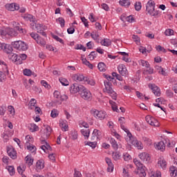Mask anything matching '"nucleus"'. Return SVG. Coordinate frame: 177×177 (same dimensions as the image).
<instances>
[{
	"label": "nucleus",
	"instance_id": "obj_1",
	"mask_svg": "<svg viewBox=\"0 0 177 177\" xmlns=\"http://www.w3.org/2000/svg\"><path fill=\"white\" fill-rule=\"evenodd\" d=\"M133 162L138 169V171H136V174L139 175L140 177H146V171L145 170L146 167H145V165H143L140 161L138 160V159H134Z\"/></svg>",
	"mask_w": 177,
	"mask_h": 177
},
{
	"label": "nucleus",
	"instance_id": "obj_2",
	"mask_svg": "<svg viewBox=\"0 0 177 177\" xmlns=\"http://www.w3.org/2000/svg\"><path fill=\"white\" fill-rule=\"evenodd\" d=\"M105 89H104V92H106V93H109V95H113V99L114 100H117V93L114 92V90H113L112 84L110 82L104 81V82Z\"/></svg>",
	"mask_w": 177,
	"mask_h": 177
},
{
	"label": "nucleus",
	"instance_id": "obj_3",
	"mask_svg": "<svg viewBox=\"0 0 177 177\" xmlns=\"http://www.w3.org/2000/svg\"><path fill=\"white\" fill-rule=\"evenodd\" d=\"M11 45H12L15 49H17V50H27L28 49V46L26 44V43L20 40L12 41Z\"/></svg>",
	"mask_w": 177,
	"mask_h": 177
},
{
	"label": "nucleus",
	"instance_id": "obj_4",
	"mask_svg": "<svg viewBox=\"0 0 177 177\" xmlns=\"http://www.w3.org/2000/svg\"><path fill=\"white\" fill-rule=\"evenodd\" d=\"M92 114L95 118H100V120H104L106 118V112L103 111H97L96 109H92L91 111Z\"/></svg>",
	"mask_w": 177,
	"mask_h": 177
},
{
	"label": "nucleus",
	"instance_id": "obj_5",
	"mask_svg": "<svg viewBox=\"0 0 177 177\" xmlns=\"http://www.w3.org/2000/svg\"><path fill=\"white\" fill-rule=\"evenodd\" d=\"M84 86L82 84H78L77 83H73V85L70 87V92L71 93H81L82 89H84Z\"/></svg>",
	"mask_w": 177,
	"mask_h": 177
},
{
	"label": "nucleus",
	"instance_id": "obj_6",
	"mask_svg": "<svg viewBox=\"0 0 177 177\" xmlns=\"http://www.w3.org/2000/svg\"><path fill=\"white\" fill-rule=\"evenodd\" d=\"M119 122L120 124L121 128L127 133V136L129 138V139H132V133H131V131L128 130L127 128H125V126L124 125L125 124V118L124 117H120L119 118Z\"/></svg>",
	"mask_w": 177,
	"mask_h": 177
},
{
	"label": "nucleus",
	"instance_id": "obj_7",
	"mask_svg": "<svg viewBox=\"0 0 177 177\" xmlns=\"http://www.w3.org/2000/svg\"><path fill=\"white\" fill-rule=\"evenodd\" d=\"M145 120L147 124H149V125H151V127H160V122H158L157 120L150 115L146 116Z\"/></svg>",
	"mask_w": 177,
	"mask_h": 177
},
{
	"label": "nucleus",
	"instance_id": "obj_8",
	"mask_svg": "<svg viewBox=\"0 0 177 177\" xmlns=\"http://www.w3.org/2000/svg\"><path fill=\"white\" fill-rule=\"evenodd\" d=\"M156 8V3L152 0H149L147 4V12L149 15H153Z\"/></svg>",
	"mask_w": 177,
	"mask_h": 177
},
{
	"label": "nucleus",
	"instance_id": "obj_9",
	"mask_svg": "<svg viewBox=\"0 0 177 177\" xmlns=\"http://www.w3.org/2000/svg\"><path fill=\"white\" fill-rule=\"evenodd\" d=\"M80 93L81 97H82V99H84V100H88V99H91V96L92 95L91 94V91H89V90L85 88V86Z\"/></svg>",
	"mask_w": 177,
	"mask_h": 177
},
{
	"label": "nucleus",
	"instance_id": "obj_10",
	"mask_svg": "<svg viewBox=\"0 0 177 177\" xmlns=\"http://www.w3.org/2000/svg\"><path fill=\"white\" fill-rule=\"evenodd\" d=\"M149 88L151 89L156 96H161V90L156 84H150Z\"/></svg>",
	"mask_w": 177,
	"mask_h": 177
},
{
	"label": "nucleus",
	"instance_id": "obj_11",
	"mask_svg": "<svg viewBox=\"0 0 177 177\" xmlns=\"http://www.w3.org/2000/svg\"><path fill=\"white\" fill-rule=\"evenodd\" d=\"M7 153L9 157H10V158H12V160H16V158H17V152H16V150H15L14 148L8 147Z\"/></svg>",
	"mask_w": 177,
	"mask_h": 177
},
{
	"label": "nucleus",
	"instance_id": "obj_12",
	"mask_svg": "<svg viewBox=\"0 0 177 177\" xmlns=\"http://www.w3.org/2000/svg\"><path fill=\"white\" fill-rule=\"evenodd\" d=\"M118 70L121 74V75H123V77H125L128 74V70H127V67L124 64H120L118 67Z\"/></svg>",
	"mask_w": 177,
	"mask_h": 177
},
{
	"label": "nucleus",
	"instance_id": "obj_13",
	"mask_svg": "<svg viewBox=\"0 0 177 177\" xmlns=\"http://www.w3.org/2000/svg\"><path fill=\"white\" fill-rule=\"evenodd\" d=\"M138 157L143 161V162H149V161H150V156L146 152L140 153Z\"/></svg>",
	"mask_w": 177,
	"mask_h": 177
},
{
	"label": "nucleus",
	"instance_id": "obj_14",
	"mask_svg": "<svg viewBox=\"0 0 177 177\" xmlns=\"http://www.w3.org/2000/svg\"><path fill=\"white\" fill-rule=\"evenodd\" d=\"M102 136V131L97 129H94L91 136V140H97Z\"/></svg>",
	"mask_w": 177,
	"mask_h": 177
},
{
	"label": "nucleus",
	"instance_id": "obj_15",
	"mask_svg": "<svg viewBox=\"0 0 177 177\" xmlns=\"http://www.w3.org/2000/svg\"><path fill=\"white\" fill-rule=\"evenodd\" d=\"M3 50L5 53L10 55L13 52V47L10 44H4V46L3 47Z\"/></svg>",
	"mask_w": 177,
	"mask_h": 177
},
{
	"label": "nucleus",
	"instance_id": "obj_16",
	"mask_svg": "<svg viewBox=\"0 0 177 177\" xmlns=\"http://www.w3.org/2000/svg\"><path fill=\"white\" fill-rule=\"evenodd\" d=\"M7 9L8 10H10V12H15V10H19V7L17 3H12L7 5Z\"/></svg>",
	"mask_w": 177,
	"mask_h": 177
},
{
	"label": "nucleus",
	"instance_id": "obj_17",
	"mask_svg": "<svg viewBox=\"0 0 177 177\" xmlns=\"http://www.w3.org/2000/svg\"><path fill=\"white\" fill-rule=\"evenodd\" d=\"M73 78L76 82H81V81H85V77L84 75H81L80 73L75 74L73 76Z\"/></svg>",
	"mask_w": 177,
	"mask_h": 177
},
{
	"label": "nucleus",
	"instance_id": "obj_18",
	"mask_svg": "<svg viewBox=\"0 0 177 177\" xmlns=\"http://www.w3.org/2000/svg\"><path fill=\"white\" fill-rule=\"evenodd\" d=\"M8 59L10 60H12V62H14V63H16L17 64H18L17 63H19V55L15 53H11L8 55Z\"/></svg>",
	"mask_w": 177,
	"mask_h": 177
},
{
	"label": "nucleus",
	"instance_id": "obj_19",
	"mask_svg": "<svg viewBox=\"0 0 177 177\" xmlns=\"http://www.w3.org/2000/svg\"><path fill=\"white\" fill-rule=\"evenodd\" d=\"M50 132H52V128H50L49 126H47L44 130L43 138H44V139H48V138L50 136Z\"/></svg>",
	"mask_w": 177,
	"mask_h": 177
},
{
	"label": "nucleus",
	"instance_id": "obj_20",
	"mask_svg": "<svg viewBox=\"0 0 177 177\" xmlns=\"http://www.w3.org/2000/svg\"><path fill=\"white\" fill-rule=\"evenodd\" d=\"M7 35L10 37H17V32L13 28H7Z\"/></svg>",
	"mask_w": 177,
	"mask_h": 177
},
{
	"label": "nucleus",
	"instance_id": "obj_21",
	"mask_svg": "<svg viewBox=\"0 0 177 177\" xmlns=\"http://www.w3.org/2000/svg\"><path fill=\"white\" fill-rule=\"evenodd\" d=\"M169 172L171 177H177V168L175 166H171L169 168Z\"/></svg>",
	"mask_w": 177,
	"mask_h": 177
},
{
	"label": "nucleus",
	"instance_id": "obj_22",
	"mask_svg": "<svg viewBox=\"0 0 177 177\" xmlns=\"http://www.w3.org/2000/svg\"><path fill=\"white\" fill-rule=\"evenodd\" d=\"M119 3L121 6H124V8H129V6H131V1H129V0H120Z\"/></svg>",
	"mask_w": 177,
	"mask_h": 177
},
{
	"label": "nucleus",
	"instance_id": "obj_23",
	"mask_svg": "<svg viewBox=\"0 0 177 177\" xmlns=\"http://www.w3.org/2000/svg\"><path fill=\"white\" fill-rule=\"evenodd\" d=\"M156 150H165V143H164L162 141H160L158 142L156 145Z\"/></svg>",
	"mask_w": 177,
	"mask_h": 177
},
{
	"label": "nucleus",
	"instance_id": "obj_24",
	"mask_svg": "<svg viewBox=\"0 0 177 177\" xmlns=\"http://www.w3.org/2000/svg\"><path fill=\"white\" fill-rule=\"evenodd\" d=\"M158 164L160 165V168H162V169L167 168V161H165V159L160 158Z\"/></svg>",
	"mask_w": 177,
	"mask_h": 177
},
{
	"label": "nucleus",
	"instance_id": "obj_25",
	"mask_svg": "<svg viewBox=\"0 0 177 177\" xmlns=\"http://www.w3.org/2000/svg\"><path fill=\"white\" fill-rule=\"evenodd\" d=\"M81 133L84 136L85 139H89V135H91L90 129H82Z\"/></svg>",
	"mask_w": 177,
	"mask_h": 177
},
{
	"label": "nucleus",
	"instance_id": "obj_26",
	"mask_svg": "<svg viewBox=\"0 0 177 177\" xmlns=\"http://www.w3.org/2000/svg\"><path fill=\"white\" fill-rule=\"evenodd\" d=\"M24 19L26 20V21H35V17L30 14H25L24 15Z\"/></svg>",
	"mask_w": 177,
	"mask_h": 177
},
{
	"label": "nucleus",
	"instance_id": "obj_27",
	"mask_svg": "<svg viewBox=\"0 0 177 177\" xmlns=\"http://www.w3.org/2000/svg\"><path fill=\"white\" fill-rule=\"evenodd\" d=\"M36 42L41 46H45V45H46V41H45V39H44L40 36H37V39H36Z\"/></svg>",
	"mask_w": 177,
	"mask_h": 177
},
{
	"label": "nucleus",
	"instance_id": "obj_28",
	"mask_svg": "<svg viewBox=\"0 0 177 177\" xmlns=\"http://www.w3.org/2000/svg\"><path fill=\"white\" fill-rule=\"evenodd\" d=\"M28 129L30 131V132H37V131H38V129H39V127H38V126H37V124H35L34 123H31L29 125Z\"/></svg>",
	"mask_w": 177,
	"mask_h": 177
},
{
	"label": "nucleus",
	"instance_id": "obj_29",
	"mask_svg": "<svg viewBox=\"0 0 177 177\" xmlns=\"http://www.w3.org/2000/svg\"><path fill=\"white\" fill-rule=\"evenodd\" d=\"M106 64L104 62H100L97 64V68L100 71H102V73H104L106 71Z\"/></svg>",
	"mask_w": 177,
	"mask_h": 177
},
{
	"label": "nucleus",
	"instance_id": "obj_30",
	"mask_svg": "<svg viewBox=\"0 0 177 177\" xmlns=\"http://www.w3.org/2000/svg\"><path fill=\"white\" fill-rule=\"evenodd\" d=\"M101 44L104 46H110L111 45V40L110 39H104L102 40Z\"/></svg>",
	"mask_w": 177,
	"mask_h": 177
},
{
	"label": "nucleus",
	"instance_id": "obj_31",
	"mask_svg": "<svg viewBox=\"0 0 177 177\" xmlns=\"http://www.w3.org/2000/svg\"><path fill=\"white\" fill-rule=\"evenodd\" d=\"M0 35L1 37H6V35H8V28L1 27Z\"/></svg>",
	"mask_w": 177,
	"mask_h": 177
},
{
	"label": "nucleus",
	"instance_id": "obj_32",
	"mask_svg": "<svg viewBox=\"0 0 177 177\" xmlns=\"http://www.w3.org/2000/svg\"><path fill=\"white\" fill-rule=\"evenodd\" d=\"M85 145H88L90 146V147H92V149H95V147H96L97 142L96 141L94 142H88V141H85L84 142Z\"/></svg>",
	"mask_w": 177,
	"mask_h": 177
},
{
	"label": "nucleus",
	"instance_id": "obj_33",
	"mask_svg": "<svg viewBox=\"0 0 177 177\" xmlns=\"http://www.w3.org/2000/svg\"><path fill=\"white\" fill-rule=\"evenodd\" d=\"M70 138H71V139H73V140H77V139H78V133L77 132V131H75V130L72 131L71 132Z\"/></svg>",
	"mask_w": 177,
	"mask_h": 177
},
{
	"label": "nucleus",
	"instance_id": "obj_34",
	"mask_svg": "<svg viewBox=\"0 0 177 177\" xmlns=\"http://www.w3.org/2000/svg\"><path fill=\"white\" fill-rule=\"evenodd\" d=\"M25 161H26V164H28V165H29V167H31V165H32V162H34V159L31 158V157L27 156L25 158Z\"/></svg>",
	"mask_w": 177,
	"mask_h": 177
},
{
	"label": "nucleus",
	"instance_id": "obj_35",
	"mask_svg": "<svg viewBox=\"0 0 177 177\" xmlns=\"http://www.w3.org/2000/svg\"><path fill=\"white\" fill-rule=\"evenodd\" d=\"M56 21L60 24L62 28H64L65 24H66V21H64V18L63 17H59L56 19Z\"/></svg>",
	"mask_w": 177,
	"mask_h": 177
},
{
	"label": "nucleus",
	"instance_id": "obj_36",
	"mask_svg": "<svg viewBox=\"0 0 177 177\" xmlns=\"http://www.w3.org/2000/svg\"><path fill=\"white\" fill-rule=\"evenodd\" d=\"M111 144L112 147L115 149L117 150L118 149V144L117 143V141L114 138H111L110 140Z\"/></svg>",
	"mask_w": 177,
	"mask_h": 177
},
{
	"label": "nucleus",
	"instance_id": "obj_37",
	"mask_svg": "<svg viewBox=\"0 0 177 177\" xmlns=\"http://www.w3.org/2000/svg\"><path fill=\"white\" fill-rule=\"evenodd\" d=\"M18 60L17 64H21V60H26L27 59V55L26 54H21L18 56Z\"/></svg>",
	"mask_w": 177,
	"mask_h": 177
},
{
	"label": "nucleus",
	"instance_id": "obj_38",
	"mask_svg": "<svg viewBox=\"0 0 177 177\" xmlns=\"http://www.w3.org/2000/svg\"><path fill=\"white\" fill-rule=\"evenodd\" d=\"M59 80V82L62 83V85H63L64 86H68L69 82L67 80V79L61 77Z\"/></svg>",
	"mask_w": 177,
	"mask_h": 177
},
{
	"label": "nucleus",
	"instance_id": "obj_39",
	"mask_svg": "<svg viewBox=\"0 0 177 177\" xmlns=\"http://www.w3.org/2000/svg\"><path fill=\"white\" fill-rule=\"evenodd\" d=\"M45 166L44 165V162L42 160H38L36 163V167L37 169H43Z\"/></svg>",
	"mask_w": 177,
	"mask_h": 177
},
{
	"label": "nucleus",
	"instance_id": "obj_40",
	"mask_svg": "<svg viewBox=\"0 0 177 177\" xmlns=\"http://www.w3.org/2000/svg\"><path fill=\"white\" fill-rule=\"evenodd\" d=\"M140 64H141V66H142V67H146L147 68H150V64H149V62H147V61L141 59L140 62Z\"/></svg>",
	"mask_w": 177,
	"mask_h": 177
},
{
	"label": "nucleus",
	"instance_id": "obj_41",
	"mask_svg": "<svg viewBox=\"0 0 177 177\" xmlns=\"http://www.w3.org/2000/svg\"><path fill=\"white\" fill-rule=\"evenodd\" d=\"M112 157L115 161H117V160H120V157H121V155H120V152H113L112 153Z\"/></svg>",
	"mask_w": 177,
	"mask_h": 177
},
{
	"label": "nucleus",
	"instance_id": "obj_42",
	"mask_svg": "<svg viewBox=\"0 0 177 177\" xmlns=\"http://www.w3.org/2000/svg\"><path fill=\"white\" fill-rule=\"evenodd\" d=\"M84 82H87L88 85H91L92 86H93L95 84V80L89 79L88 77H85Z\"/></svg>",
	"mask_w": 177,
	"mask_h": 177
},
{
	"label": "nucleus",
	"instance_id": "obj_43",
	"mask_svg": "<svg viewBox=\"0 0 177 177\" xmlns=\"http://www.w3.org/2000/svg\"><path fill=\"white\" fill-rule=\"evenodd\" d=\"M52 118H56V117H57V115H59V111H57V109H53L51 111V114H50Z\"/></svg>",
	"mask_w": 177,
	"mask_h": 177
},
{
	"label": "nucleus",
	"instance_id": "obj_44",
	"mask_svg": "<svg viewBox=\"0 0 177 177\" xmlns=\"http://www.w3.org/2000/svg\"><path fill=\"white\" fill-rule=\"evenodd\" d=\"M96 56H97V53L96 51H93L89 54L88 57L90 60H93Z\"/></svg>",
	"mask_w": 177,
	"mask_h": 177
},
{
	"label": "nucleus",
	"instance_id": "obj_45",
	"mask_svg": "<svg viewBox=\"0 0 177 177\" xmlns=\"http://www.w3.org/2000/svg\"><path fill=\"white\" fill-rule=\"evenodd\" d=\"M165 35H167V37H169L171 35H174V30H172L171 28L167 29L165 31Z\"/></svg>",
	"mask_w": 177,
	"mask_h": 177
},
{
	"label": "nucleus",
	"instance_id": "obj_46",
	"mask_svg": "<svg viewBox=\"0 0 177 177\" xmlns=\"http://www.w3.org/2000/svg\"><path fill=\"white\" fill-rule=\"evenodd\" d=\"M135 10H137V12H139L140 9H142V3L140 2H136L134 5Z\"/></svg>",
	"mask_w": 177,
	"mask_h": 177
},
{
	"label": "nucleus",
	"instance_id": "obj_47",
	"mask_svg": "<svg viewBox=\"0 0 177 177\" xmlns=\"http://www.w3.org/2000/svg\"><path fill=\"white\" fill-rule=\"evenodd\" d=\"M32 74V71L30 69H24V75H26L27 77H30V75Z\"/></svg>",
	"mask_w": 177,
	"mask_h": 177
},
{
	"label": "nucleus",
	"instance_id": "obj_48",
	"mask_svg": "<svg viewBox=\"0 0 177 177\" xmlns=\"http://www.w3.org/2000/svg\"><path fill=\"white\" fill-rule=\"evenodd\" d=\"M52 37L55 39V41H57V42H60V44H64V41H63V39H62L60 37H59L57 35H52Z\"/></svg>",
	"mask_w": 177,
	"mask_h": 177
},
{
	"label": "nucleus",
	"instance_id": "obj_49",
	"mask_svg": "<svg viewBox=\"0 0 177 177\" xmlns=\"http://www.w3.org/2000/svg\"><path fill=\"white\" fill-rule=\"evenodd\" d=\"M75 49L78 50H82L83 52H85L86 50V48L84 47L82 44H77Z\"/></svg>",
	"mask_w": 177,
	"mask_h": 177
},
{
	"label": "nucleus",
	"instance_id": "obj_50",
	"mask_svg": "<svg viewBox=\"0 0 177 177\" xmlns=\"http://www.w3.org/2000/svg\"><path fill=\"white\" fill-rule=\"evenodd\" d=\"M151 177H161V171H156V172H152Z\"/></svg>",
	"mask_w": 177,
	"mask_h": 177
},
{
	"label": "nucleus",
	"instance_id": "obj_51",
	"mask_svg": "<svg viewBox=\"0 0 177 177\" xmlns=\"http://www.w3.org/2000/svg\"><path fill=\"white\" fill-rule=\"evenodd\" d=\"M27 149L29 151H32V153H34L37 150V147L34 145H27Z\"/></svg>",
	"mask_w": 177,
	"mask_h": 177
},
{
	"label": "nucleus",
	"instance_id": "obj_52",
	"mask_svg": "<svg viewBox=\"0 0 177 177\" xmlns=\"http://www.w3.org/2000/svg\"><path fill=\"white\" fill-rule=\"evenodd\" d=\"M123 158L124 161H129V160H131L132 157L131 156V155H129V153H127L125 154H123Z\"/></svg>",
	"mask_w": 177,
	"mask_h": 177
},
{
	"label": "nucleus",
	"instance_id": "obj_53",
	"mask_svg": "<svg viewBox=\"0 0 177 177\" xmlns=\"http://www.w3.org/2000/svg\"><path fill=\"white\" fill-rule=\"evenodd\" d=\"M6 111V106H0V115H4Z\"/></svg>",
	"mask_w": 177,
	"mask_h": 177
},
{
	"label": "nucleus",
	"instance_id": "obj_54",
	"mask_svg": "<svg viewBox=\"0 0 177 177\" xmlns=\"http://www.w3.org/2000/svg\"><path fill=\"white\" fill-rule=\"evenodd\" d=\"M41 84L43 85V86L46 87V89H50V85H49L46 81L41 80Z\"/></svg>",
	"mask_w": 177,
	"mask_h": 177
},
{
	"label": "nucleus",
	"instance_id": "obj_55",
	"mask_svg": "<svg viewBox=\"0 0 177 177\" xmlns=\"http://www.w3.org/2000/svg\"><path fill=\"white\" fill-rule=\"evenodd\" d=\"M111 106L113 111H116V113H118L120 111V110L118 109V107L117 106V105H115V102H112Z\"/></svg>",
	"mask_w": 177,
	"mask_h": 177
},
{
	"label": "nucleus",
	"instance_id": "obj_56",
	"mask_svg": "<svg viewBox=\"0 0 177 177\" xmlns=\"http://www.w3.org/2000/svg\"><path fill=\"white\" fill-rule=\"evenodd\" d=\"M91 38H93V39H94L95 41L99 39V34H97V33L92 32V33L91 34Z\"/></svg>",
	"mask_w": 177,
	"mask_h": 177
},
{
	"label": "nucleus",
	"instance_id": "obj_57",
	"mask_svg": "<svg viewBox=\"0 0 177 177\" xmlns=\"http://www.w3.org/2000/svg\"><path fill=\"white\" fill-rule=\"evenodd\" d=\"M61 95H60V92L55 91L54 92V97H55V99H57L58 100H60V97H61Z\"/></svg>",
	"mask_w": 177,
	"mask_h": 177
},
{
	"label": "nucleus",
	"instance_id": "obj_58",
	"mask_svg": "<svg viewBox=\"0 0 177 177\" xmlns=\"http://www.w3.org/2000/svg\"><path fill=\"white\" fill-rule=\"evenodd\" d=\"M81 20L82 23L84 24L85 27H89V24H88V19H86L85 17H81Z\"/></svg>",
	"mask_w": 177,
	"mask_h": 177
},
{
	"label": "nucleus",
	"instance_id": "obj_59",
	"mask_svg": "<svg viewBox=\"0 0 177 177\" xmlns=\"http://www.w3.org/2000/svg\"><path fill=\"white\" fill-rule=\"evenodd\" d=\"M8 169L10 175H15V167L13 166H8Z\"/></svg>",
	"mask_w": 177,
	"mask_h": 177
},
{
	"label": "nucleus",
	"instance_id": "obj_60",
	"mask_svg": "<svg viewBox=\"0 0 177 177\" xmlns=\"http://www.w3.org/2000/svg\"><path fill=\"white\" fill-rule=\"evenodd\" d=\"M132 39H133L134 42H140V37H138V35H133Z\"/></svg>",
	"mask_w": 177,
	"mask_h": 177
},
{
	"label": "nucleus",
	"instance_id": "obj_61",
	"mask_svg": "<svg viewBox=\"0 0 177 177\" xmlns=\"http://www.w3.org/2000/svg\"><path fill=\"white\" fill-rule=\"evenodd\" d=\"M126 21H129V23H132L133 21H135V19L132 15L128 16L126 17Z\"/></svg>",
	"mask_w": 177,
	"mask_h": 177
},
{
	"label": "nucleus",
	"instance_id": "obj_62",
	"mask_svg": "<svg viewBox=\"0 0 177 177\" xmlns=\"http://www.w3.org/2000/svg\"><path fill=\"white\" fill-rule=\"evenodd\" d=\"M41 142H42V143L46 144V150H50V151H52V147H50V145L48 142H46V141L42 140Z\"/></svg>",
	"mask_w": 177,
	"mask_h": 177
},
{
	"label": "nucleus",
	"instance_id": "obj_63",
	"mask_svg": "<svg viewBox=\"0 0 177 177\" xmlns=\"http://www.w3.org/2000/svg\"><path fill=\"white\" fill-rule=\"evenodd\" d=\"M8 111L10 113V114H12V115H15V108H13L12 106H8Z\"/></svg>",
	"mask_w": 177,
	"mask_h": 177
},
{
	"label": "nucleus",
	"instance_id": "obj_64",
	"mask_svg": "<svg viewBox=\"0 0 177 177\" xmlns=\"http://www.w3.org/2000/svg\"><path fill=\"white\" fill-rule=\"evenodd\" d=\"M82 174H81V172H80L76 169H75L74 177H82Z\"/></svg>",
	"mask_w": 177,
	"mask_h": 177
}]
</instances>
